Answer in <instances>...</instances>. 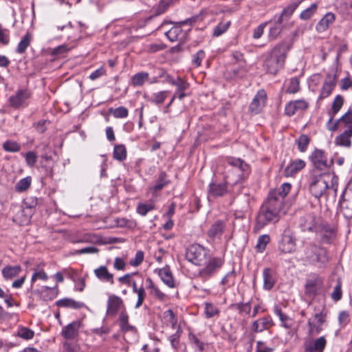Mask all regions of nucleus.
Masks as SVG:
<instances>
[{
	"label": "nucleus",
	"instance_id": "obj_1",
	"mask_svg": "<svg viewBox=\"0 0 352 352\" xmlns=\"http://www.w3.org/2000/svg\"><path fill=\"white\" fill-rule=\"evenodd\" d=\"M276 192H270L267 199L259 208L254 227V232H258L270 224L277 223L283 210V199L277 198Z\"/></svg>",
	"mask_w": 352,
	"mask_h": 352
},
{
	"label": "nucleus",
	"instance_id": "obj_2",
	"mask_svg": "<svg viewBox=\"0 0 352 352\" xmlns=\"http://www.w3.org/2000/svg\"><path fill=\"white\" fill-rule=\"evenodd\" d=\"M292 43L289 40H283L277 43L265 55L263 67L268 74L275 75L285 65L287 53Z\"/></svg>",
	"mask_w": 352,
	"mask_h": 352
},
{
	"label": "nucleus",
	"instance_id": "obj_3",
	"mask_svg": "<svg viewBox=\"0 0 352 352\" xmlns=\"http://www.w3.org/2000/svg\"><path fill=\"white\" fill-rule=\"evenodd\" d=\"M307 184L310 193L315 198L320 199L322 196H326L329 184L324 179L323 173H317L316 170H311L309 173Z\"/></svg>",
	"mask_w": 352,
	"mask_h": 352
},
{
	"label": "nucleus",
	"instance_id": "obj_4",
	"mask_svg": "<svg viewBox=\"0 0 352 352\" xmlns=\"http://www.w3.org/2000/svg\"><path fill=\"white\" fill-rule=\"evenodd\" d=\"M303 252L305 261L311 265H318L328 261L326 249L314 243H307L305 246Z\"/></svg>",
	"mask_w": 352,
	"mask_h": 352
},
{
	"label": "nucleus",
	"instance_id": "obj_5",
	"mask_svg": "<svg viewBox=\"0 0 352 352\" xmlns=\"http://www.w3.org/2000/svg\"><path fill=\"white\" fill-rule=\"evenodd\" d=\"M224 262L223 256L210 257L209 255L206 263H204V267L199 270L197 276L204 280H208L219 271Z\"/></svg>",
	"mask_w": 352,
	"mask_h": 352
},
{
	"label": "nucleus",
	"instance_id": "obj_6",
	"mask_svg": "<svg viewBox=\"0 0 352 352\" xmlns=\"http://www.w3.org/2000/svg\"><path fill=\"white\" fill-rule=\"evenodd\" d=\"M210 250L204 246L195 243L190 245L186 251V258L188 261L198 266L203 265L208 258Z\"/></svg>",
	"mask_w": 352,
	"mask_h": 352
},
{
	"label": "nucleus",
	"instance_id": "obj_7",
	"mask_svg": "<svg viewBox=\"0 0 352 352\" xmlns=\"http://www.w3.org/2000/svg\"><path fill=\"white\" fill-rule=\"evenodd\" d=\"M324 280L318 274H314L307 280L305 285V294L310 298H315L323 292Z\"/></svg>",
	"mask_w": 352,
	"mask_h": 352
},
{
	"label": "nucleus",
	"instance_id": "obj_8",
	"mask_svg": "<svg viewBox=\"0 0 352 352\" xmlns=\"http://www.w3.org/2000/svg\"><path fill=\"white\" fill-rule=\"evenodd\" d=\"M296 248V238L289 229H285L278 241V250L283 254L294 252Z\"/></svg>",
	"mask_w": 352,
	"mask_h": 352
},
{
	"label": "nucleus",
	"instance_id": "obj_9",
	"mask_svg": "<svg viewBox=\"0 0 352 352\" xmlns=\"http://www.w3.org/2000/svg\"><path fill=\"white\" fill-rule=\"evenodd\" d=\"M309 159L314 166L312 170H316L317 173L327 170L330 166L325 153L321 149L316 148L309 156Z\"/></svg>",
	"mask_w": 352,
	"mask_h": 352
},
{
	"label": "nucleus",
	"instance_id": "obj_10",
	"mask_svg": "<svg viewBox=\"0 0 352 352\" xmlns=\"http://www.w3.org/2000/svg\"><path fill=\"white\" fill-rule=\"evenodd\" d=\"M338 206L345 219L352 218V190L344 188L339 199Z\"/></svg>",
	"mask_w": 352,
	"mask_h": 352
},
{
	"label": "nucleus",
	"instance_id": "obj_11",
	"mask_svg": "<svg viewBox=\"0 0 352 352\" xmlns=\"http://www.w3.org/2000/svg\"><path fill=\"white\" fill-rule=\"evenodd\" d=\"M31 96L30 91L27 89H19L15 94L9 98L10 107L14 109L24 108L28 105V99Z\"/></svg>",
	"mask_w": 352,
	"mask_h": 352
},
{
	"label": "nucleus",
	"instance_id": "obj_12",
	"mask_svg": "<svg viewBox=\"0 0 352 352\" xmlns=\"http://www.w3.org/2000/svg\"><path fill=\"white\" fill-rule=\"evenodd\" d=\"M327 342L324 336L315 340L307 339L303 342V352H324Z\"/></svg>",
	"mask_w": 352,
	"mask_h": 352
},
{
	"label": "nucleus",
	"instance_id": "obj_13",
	"mask_svg": "<svg viewBox=\"0 0 352 352\" xmlns=\"http://www.w3.org/2000/svg\"><path fill=\"white\" fill-rule=\"evenodd\" d=\"M298 225L303 232H316L319 224L316 216L313 213H308L300 218Z\"/></svg>",
	"mask_w": 352,
	"mask_h": 352
},
{
	"label": "nucleus",
	"instance_id": "obj_14",
	"mask_svg": "<svg viewBox=\"0 0 352 352\" xmlns=\"http://www.w3.org/2000/svg\"><path fill=\"white\" fill-rule=\"evenodd\" d=\"M316 232L320 234L322 242L327 244L331 243L336 236L334 227L327 223L319 224Z\"/></svg>",
	"mask_w": 352,
	"mask_h": 352
},
{
	"label": "nucleus",
	"instance_id": "obj_15",
	"mask_svg": "<svg viewBox=\"0 0 352 352\" xmlns=\"http://www.w3.org/2000/svg\"><path fill=\"white\" fill-rule=\"evenodd\" d=\"M266 100V91L264 89L258 90L250 104L249 109L251 113L254 114L260 113L265 106Z\"/></svg>",
	"mask_w": 352,
	"mask_h": 352
},
{
	"label": "nucleus",
	"instance_id": "obj_16",
	"mask_svg": "<svg viewBox=\"0 0 352 352\" xmlns=\"http://www.w3.org/2000/svg\"><path fill=\"white\" fill-rule=\"evenodd\" d=\"M274 325V321L270 316H264L254 320L251 326L252 333H261L269 330Z\"/></svg>",
	"mask_w": 352,
	"mask_h": 352
},
{
	"label": "nucleus",
	"instance_id": "obj_17",
	"mask_svg": "<svg viewBox=\"0 0 352 352\" xmlns=\"http://www.w3.org/2000/svg\"><path fill=\"white\" fill-rule=\"evenodd\" d=\"M309 107V104L305 100H296L290 101L285 105V113L287 116H292L298 111H303Z\"/></svg>",
	"mask_w": 352,
	"mask_h": 352
},
{
	"label": "nucleus",
	"instance_id": "obj_18",
	"mask_svg": "<svg viewBox=\"0 0 352 352\" xmlns=\"http://www.w3.org/2000/svg\"><path fill=\"white\" fill-rule=\"evenodd\" d=\"M227 182L218 183L212 182L208 186V195L214 198L223 197L228 193Z\"/></svg>",
	"mask_w": 352,
	"mask_h": 352
},
{
	"label": "nucleus",
	"instance_id": "obj_19",
	"mask_svg": "<svg viewBox=\"0 0 352 352\" xmlns=\"http://www.w3.org/2000/svg\"><path fill=\"white\" fill-rule=\"evenodd\" d=\"M82 326L80 320H75L63 328L61 335L67 340L75 338L78 335V331Z\"/></svg>",
	"mask_w": 352,
	"mask_h": 352
},
{
	"label": "nucleus",
	"instance_id": "obj_20",
	"mask_svg": "<svg viewBox=\"0 0 352 352\" xmlns=\"http://www.w3.org/2000/svg\"><path fill=\"white\" fill-rule=\"evenodd\" d=\"M263 289L270 291L276 283V272L272 268L266 267L263 270Z\"/></svg>",
	"mask_w": 352,
	"mask_h": 352
},
{
	"label": "nucleus",
	"instance_id": "obj_21",
	"mask_svg": "<svg viewBox=\"0 0 352 352\" xmlns=\"http://www.w3.org/2000/svg\"><path fill=\"white\" fill-rule=\"evenodd\" d=\"M226 229V223L222 220H218L212 224L207 232L208 236L212 241L220 239Z\"/></svg>",
	"mask_w": 352,
	"mask_h": 352
},
{
	"label": "nucleus",
	"instance_id": "obj_22",
	"mask_svg": "<svg viewBox=\"0 0 352 352\" xmlns=\"http://www.w3.org/2000/svg\"><path fill=\"white\" fill-rule=\"evenodd\" d=\"M166 36L171 42H183L186 37V32L184 31L181 26H174L168 31L165 32Z\"/></svg>",
	"mask_w": 352,
	"mask_h": 352
},
{
	"label": "nucleus",
	"instance_id": "obj_23",
	"mask_svg": "<svg viewBox=\"0 0 352 352\" xmlns=\"http://www.w3.org/2000/svg\"><path fill=\"white\" fill-rule=\"evenodd\" d=\"M171 85H175L177 88L173 94V99L177 98L179 100H182L187 96L185 93V91L189 87V84L187 82L180 78H177L176 80H173Z\"/></svg>",
	"mask_w": 352,
	"mask_h": 352
},
{
	"label": "nucleus",
	"instance_id": "obj_24",
	"mask_svg": "<svg viewBox=\"0 0 352 352\" xmlns=\"http://www.w3.org/2000/svg\"><path fill=\"white\" fill-rule=\"evenodd\" d=\"M338 181L339 178L336 175H333L331 178V184L329 185V188L326 192L327 202L335 204L336 201L337 192L338 190Z\"/></svg>",
	"mask_w": 352,
	"mask_h": 352
},
{
	"label": "nucleus",
	"instance_id": "obj_25",
	"mask_svg": "<svg viewBox=\"0 0 352 352\" xmlns=\"http://www.w3.org/2000/svg\"><path fill=\"white\" fill-rule=\"evenodd\" d=\"M122 305L123 300L121 298L111 295L107 300V313L111 316H115Z\"/></svg>",
	"mask_w": 352,
	"mask_h": 352
},
{
	"label": "nucleus",
	"instance_id": "obj_26",
	"mask_svg": "<svg viewBox=\"0 0 352 352\" xmlns=\"http://www.w3.org/2000/svg\"><path fill=\"white\" fill-rule=\"evenodd\" d=\"M272 27L270 28L268 38L270 41H274L276 39L279 35L281 34L284 25H283V21L280 19L274 16V19H272Z\"/></svg>",
	"mask_w": 352,
	"mask_h": 352
},
{
	"label": "nucleus",
	"instance_id": "obj_27",
	"mask_svg": "<svg viewBox=\"0 0 352 352\" xmlns=\"http://www.w3.org/2000/svg\"><path fill=\"white\" fill-rule=\"evenodd\" d=\"M336 20V16L332 12H327L317 23L316 29L318 32H324Z\"/></svg>",
	"mask_w": 352,
	"mask_h": 352
},
{
	"label": "nucleus",
	"instance_id": "obj_28",
	"mask_svg": "<svg viewBox=\"0 0 352 352\" xmlns=\"http://www.w3.org/2000/svg\"><path fill=\"white\" fill-rule=\"evenodd\" d=\"M94 274L101 281L107 282L111 285L114 283L113 274L108 271L106 266L102 265L95 269Z\"/></svg>",
	"mask_w": 352,
	"mask_h": 352
},
{
	"label": "nucleus",
	"instance_id": "obj_29",
	"mask_svg": "<svg viewBox=\"0 0 352 352\" xmlns=\"http://www.w3.org/2000/svg\"><path fill=\"white\" fill-rule=\"evenodd\" d=\"M56 305L58 307L72 308L74 309H80L85 307V303L76 301L69 298L60 299L56 302Z\"/></svg>",
	"mask_w": 352,
	"mask_h": 352
},
{
	"label": "nucleus",
	"instance_id": "obj_30",
	"mask_svg": "<svg viewBox=\"0 0 352 352\" xmlns=\"http://www.w3.org/2000/svg\"><path fill=\"white\" fill-rule=\"evenodd\" d=\"M58 285L50 287L48 286H43L40 290L41 298L45 300H52L55 298L58 294Z\"/></svg>",
	"mask_w": 352,
	"mask_h": 352
},
{
	"label": "nucleus",
	"instance_id": "obj_31",
	"mask_svg": "<svg viewBox=\"0 0 352 352\" xmlns=\"http://www.w3.org/2000/svg\"><path fill=\"white\" fill-rule=\"evenodd\" d=\"M305 0H296L295 1L292 2L283 10L281 13L277 17L283 21L288 20L293 14L295 10Z\"/></svg>",
	"mask_w": 352,
	"mask_h": 352
},
{
	"label": "nucleus",
	"instance_id": "obj_32",
	"mask_svg": "<svg viewBox=\"0 0 352 352\" xmlns=\"http://www.w3.org/2000/svg\"><path fill=\"white\" fill-rule=\"evenodd\" d=\"M305 166V162L300 159L292 161L285 169L287 176H292Z\"/></svg>",
	"mask_w": 352,
	"mask_h": 352
},
{
	"label": "nucleus",
	"instance_id": "obj_33",
	"mask_svg": "<svg viewBox=\"0 0 352 352\" xmlns=\"http://www.w3.org/2000/svg\"><path fill=\"white\" fill-rule=\"evenodd\" d=\"M158 274L162 280L169 287L173 288L175 287V280L169 267L166 266L158 271Z\"/></svg>",
	"mask_w": 352,
	"mask_h": 352
},
{
	"label": "nucleus",
	"instance_id": "obj_34",
	"mask_svg": "<svg viewBox=\"0 0 352 352\" xmlns=\"http://www.w3.org/2000/svg\"><path fill=\"white\" fill-rule=\"evenodd\" d=\"M22 269L21 265H6L2 270L3 277L6 280L12 279L17 276L21 272Z\"/></svg>",
	"mask_w": 352,
	"mask_h": 352
},
{
	"label": "nucleus",
	"instance_id": "obj_35",
	"mask_svg": "<svg viewBox=\"0 0 352 352\" xmlns=\"http://www.w3.org/2000/svg\"><path fill=\"white\" fill-rule=\"evenodd\" d=\"M23 204L25 208L23 210V212H25L27 210H29L26 215L28 216V217H31L33 214V209L35 208L38 204V199L35 197H26L23 201Z\"/></svg>",
	"mask_w": 352,
	"mask_h": 352
},
{
	"label": "nucleus",
	"instance_id": "obj_36",
	"mask_svg": "<svg viewBox=\"0 0 352 352\" xmlns=\"http://www.w3.org/2000/svg\"><path fill=\"white\" fill-rule=\"evenodd\" d=\"M228 164L234 168L239 169L242 173L246 174L249 173V165L239 158H230L228 160Z\"/></svg>",
	"mask_w": 352,
	"mask_h": 352
},
{
	"label": "nucleus",
	"instance_id": "obj_37",
	"mask_svg": "<svg viewBox=\"0 0 352 352\" xmlns=\"http://www.w3.org/2000/svg\"><path fill=\"white\" fill-rule=\"evenodd\" d=\"M126 148L124 144H116L114 146L113 155L115 160L122 162L126 160Z\"/></svg>",
	"mask_w": 352,
	"mask_h": 352
},
{
	"label": "nucleus",
	"instance_id": "obj_38",
	"mask_svg": "<svg viewBox=\"0 0 352 352\" xmlns=\"http://www.w3.org/2000/svg\"><path fill=\"white\" fill-rule=\"evenodd\" d=\"M149 80V74L147 72H138L131 78V84L135 87L142 86L146 80Z\"/></svg>",
	"mask_w": 352,
	"mask_h": 352
},
{
	"label": "nucleus",
	"instance_id": "obj_39",
	"mask_svg": "<svg viewBox=\"0 0 352 352\" xmlns=\"http://www.w3.org/2000/svg\"><path fill=\"white\" fill-rule=\"evenodd\" d=\"M340 127L344 128V132L352 135V116L349 113H345L340 118Z\"/></svg>",
	"mask_w": 352,
	"mask_h": 352
},
{
	"label": "nucleus",
	"instance_id": "obj_40",
	"mask_svg": "<svg viewBox=\"0 0 352 352\" xmlns=\"http://www.w3.org/2000/svg\"><path fill=\"white\" fill-rule=\"evenodd\" d=\"M351 134L348 133V132L343 131L340 135L336 137L335 142L336 145L345 147H350L351 145Z\"/></svg>",
	"mask_w": 352,
	"mask_h": 352
},
{
	"label": "nucleus",
	"instance_id": "obj_41",
	"mask_svg": "<svg viewBox=\"0 0 352 352\" xmlns=\"http://www.w3.org/2000/svg\"><path fill=\"white\" fill-rule=\"evenodd\" d=\"M16 335L23 340H29L34 338V331L28 327L19 326Z\"/></svg>",
	"mask_w": 352,
	"mask_h": 352
},
{
	"label": "nucleus",
	"instance_id": "obj_42",
	"mask_svg": "<svg viewBox=\"0 0 352 352\" xmlns=\"http://www.w3.org/2000/svg\"><path fill=\"white\" fill-rule=\"evenodd\" d=\"M169 183L167 175L165 172H161L159 177L156 180L155 184L153 187L154 191L157 192L163 189Z\"/></svg>",
	"mask_w": 352,
	"mask_h": 352
},
{
	"label": "nucleus",
	"instance_id": "obj_43",
	"mask_svg": "<svg viewBox=\"0 0 352 352\" xmlns=\"http://www.w3.org/2000/svg\"><path fill=\"white\" fill-rule=\"evenodd\" d=\"M31 183L32 177L30 176L23 178L15 185V190L18 192H25L30 187Z\"/></svg>",
	"mask_w": 352,
	"mask_h": 352
},
{
	"label": "nucleus",
	"instance_id": "obj_44",
	"mask_svg": "<svg viewBox=\"0 0 352 352\" xmlns=\"http://www.w3.org/2000/svg\"><path fill=\"white\" fill-rule=\"evenodd\" d=\"M32 39L30 33L27 32L22 38L16 47V52L19 54H23L25 52L26 49L30 46Z\"/></svg>",
	"mask_w": 352,
	"mask_h": 352
},
{
	"label": "nucleus",
	"instance_id": "obj_45",
	"mask_svg": "<svg viewBox=\"0 0 352 352\" xmlns=\"http://www.w3.org/2000/svg\"><path fill=\"white\" fill-rule=\"evenodd\" d=\"M230 21L220 22L217 26L214 28L212 36L217 37L222 35L228 30V28L230 26Z\"/></svg>",
	"mask_w": 352,
	"mask_h": 352
},
{
	"label": "nucleus",
	"instance_id": "obj_46",
	"mask_svg": "<svg viewBox=\"0 0 352 352\" xmlns=\"http://www.w3.org/2000/svg\"><path fill=\"white\" fill-rule=\"evenodd\" d=\"M338 77V74L337 69L335 67H331L329 69L327 74L324 83L326 85L327 84L329 85H331L333 87H336Z\"/></svg>",
	"mask_w": 352,
	"mask_h": 352
},
{
	"label": "nucleus",
	"instance_id": "obj_47",
	"mask_svg": "<svg viewBox=\"0 0 352 352\" xmlns=\"http://www.w3.org/2000/svg\"><path fill=\"white\" fill-rule=\"evenodd\" d=\"M296 144L298 146V148L300 152H305L307 146L310 142V138L307 135L301 134L296 140Z\"/></svg>",
	"mask_w": 352,
	"mask_h": 352
},
{
	"label": "nucleus",
	"instance_id": "obj_48",
	"mask_svg": "<svg viewBox=\"0 0 352 352\" xmlns=\"http://www.w3.org/2000/svg\"><path fill=\"white\" fill-rule=\"evenodd\" d=\"M109 113L116 118H125L129 116L128 109L122 106L116 109L111 107L109 109Z\"/></svg>",
	"mask_w": 352,
	"mask_h": 352
},
{
	"label": "nucleus",
	"instance_id": "obj_49",
	"mask_svg": "<svg viewBox=\"0 0 352 352\" xmlns=\"http://www.w3.org/2000/svg\"><path fill=\"white\" fill-rule=\"evenodd\" d=\"M274 313L279 317L283 327L287 329L292 327V324L288 322V321L290 320L289 318L286 314L283 313L280 307L278 306L275 307Z\"/></svg>",
	"mask_w": 352,
	"mask_h": 352
},
{
	"label": "nucleus",
	"instance_id": "obj_50",
	"mask_svg": "<svg viewBox=\"0 0 352 352\" xmlns=\"http://www.w3.org/2000/svg\"><path fill=\"white\" fill-rule=\"evenodd\" d=\"M270 241V237L268 234H263L261 235L258 240L256 245V250L258 252H263L265 248L267 245Z\"/></svg>",
	"mask_w": 352,
	"mask_h": 352
},
{
	"label": "nucleus",
	"instance_id": "obj_51",
	"mask_svg": "<svg viewBox=\"0 0 352 352\" xmlns=\"http://www.w3.org/2000/svg\"><path fill=\"white\" fill-rule=\"evenodd\" d=\"M318 8V4L312 3L309 8L304 10L300 14V19L303 21L309 20L315 14Z\"/></svg>",
	"mask_w": 352,
	"mask_h": 352
},
{
	"label": "nucleus",
	"instance_id": "obj_52",
	"mask_svg": "<svg viewBox=\"0 0 352 352\" xmlns=\"http://www.w3.org/2000/svg\"><path fill=\"white\" fill-rule=\"evenodd\" d=\"M291 190V184L289 183H284L281 185L280 189L278 190H272L270 192H276V197L281 198L283 199V207L284 206V199L287 195Z\"/></svg>",
	"mask_w": 352,
	"mask_h": 352
},
{
	"label": "nucleus",
	"instance_id": "obj_53",
	"mask_svg": "<svg viewBox=\"0 0 352 352\" xmlns=\"http://www.w3.org/2000/svg\"><path fill=\"white\" fill-rule=\"evenodd\" d=\"M168 94V91H162L157 93H155L149 99V101L155 104H162L167 98Z\"/></svg>",
	"mask_w": 352,
	"mask_h": 352
},
{
	"label": "nucleus",
	"instance_id": "obj_54",
	"mask_svg": "<svg viewBox=\"0 0 352 352\" xmlns=\"http://www.w3.org/2000/svg\"><path fill=\"white\" fill-rule=\"evenodd\" d=\"M314 311L316 313L314 314V317L316 320V324L321 327V325L326 321L327 312L325 311V306L323 305L321 309H316L315 307Z\"/></svg>",
	"mask_w": 352,
	"mask_h": 352
},
{
	"label": "nucleus",
	"instance_id": "obj_55",
	"mask_svg": "<svg viewBox=\"0 0 352 352\" xmlns=\"http://www.w3.org/2000/svg\"><path fill=\"white\" fill-rule=\"evenodd\" d=\"M155 209V205L152 202L139 204L137 207V212L142 216H145L149 211Z\"/></svg>",
	"mask_w": 352,
	"mask_h": 352
},
{
	"label": "nucleus",
	"instance_id": "obj_56",
	"mask_svg": "<svg viewBox=\"0 0 352 352\" xmlns=\"http://www.w3.org/2000/svg\"><path fill=\"white\" fill-rule=\"evenodd\" d=\"M3 148L7 152L16 153L21 149V146L15 141L7 140L3 144Z\"/></svg>",
	"mask_w": 352,
	"mask_h": 352
},
{
	"label": "nucleus",
	"instance_id": "obj_57",
	"mask_svg": "<svg viewBox=\"0 0 352 352\" xmlns=\"http://www.w3.org/2000/svg\"><path fill=\"white\" fill-rule=\"evenodd\" d=\"M300 89V82L298 78L294 77L289 80V85L286 92L289 94H296Z\"/></svg>",
	"mask_w": 352,
	"mask_h": 352
},
{
	"label": "nucleus",
	"instance_id": "obj_58",
	"mask_svg": "<svg viewBox=\"0 0 352 352\" xmlns=\"http://www.w3.org/2000/svg\"><path fill=\"white\" fill-rule=\"evenodd\" d=\"M236 309L239 310V313L240 315L243 314H250L251 311V303L250 302H239L234 305Z\"/></svg>",
	"mask_w": 352,
	"mask_h": 352
},
{
	"label": "nucleus",
	"instance_id": "obj_59",
	"mask_svg": "<svg viewBox=\"0 0 352 352\" xmlns=\"http://www.w3.org/2000/svg\"><path fill=\"white\" fill-rule=\"evenodd\" d=\"M205 314L208 318H210L219 314V310L212 303L206 302L205 304Z\"/></svg>",
	"mask_w": 352,
	"mask_h": 352
},
{
	"label": "nucleus",
	"instance_id": "obj_60",
	"mask_svg": "<svg viewBox=\"0 0 352 352\" xmlns=\"http://www.w3.org/2000/svg\"><path fill=\"white\" fill-rule=\"evenodd\" d=\"M307 325H308V328H309L308 334L310 336L318 334L322 330V327H320L318 324L315 323L311 319L308 320Z\"/></svg>",
	"mask_w": 352,
	"mask_h": 352
},
{
	"label": "nucleus",
	"instance_id": "obj_61",
	"mask_svg": "<svg viewBox=\"0 0 352 352\" xmlns=\"http://www.w3.org/2000/svg\"><path fill=\"white\" fill-rule=\"evenodd\" d=\"M344 104V98L340 95H337L332 102V113L336 115L342 108Z\"/></svg>",
	"mask_w": 352,
	"mask_h": 352
},
{
	"label": "nucleus",
	"instance_id": "obj_62",
	"mask_svg": "<svg viewBox=\"0 0 352 352\" xmlns=\"http://www.w3.org/2000/svg\"><path fill=\"white\" fill-rule=\"evenodd\" d=\"M331 296L334 301H338L342 298V283L340 280H338L337 284L334 287L333 291L331 294Z\"/></svg>",
	"mask_w": 352,
	"mask_h": 352
},
{
	"label": "nucleus",
	"instance_id": "obj_63",
	"mask_svg": "<svg viewBox=\"0 0 352 352\" xmlns=\"http://www.w3.org/2000/svg\"><path fill=\"white\" fill-rule=\"evenodd\" d=\"M170 3V0H161L158 6L155 10L153 16H158L166 12Z\"/></svg>",
	"mask_w": 352,
	"mask_h": 352
},
{
	"label": "nucleus",
	"instance_id": "obj_64",
	"mask_svg": "<svg viewBox=\"0 0 352 352\" xmlns=\"http://www.w3.org/2000/svg\"><path fill=\"white\" fill-rule=\"evenodd\" d=\"M205 58V52L200 50L196 54L192 55V63L195 67H199L203 59Z\"/></svg>",
	"mask_w": 352,
	"mask_h": 352
}]
</instances>
